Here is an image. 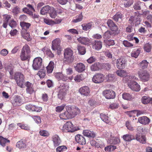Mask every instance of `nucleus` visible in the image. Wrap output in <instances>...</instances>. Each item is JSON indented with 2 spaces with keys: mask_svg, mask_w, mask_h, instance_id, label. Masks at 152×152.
<instances>
[{
  "mask_svg": "<svg viewBox=\"0 0 152 152\" xmlns=\"http://www.w3.org/2000/svg\"><path fill=\"white\" fill-rule=\"evenodd\" d=\"M11 79H15L18 85L20 88L24 87L25 83V77L24 75L21 73L16 72L13 75V78Z\"/></svg>",
  "mask_w": 152,
  "mask_h": 152,
  "instance_id": "1",
  "label": "nucleus"
},
{
  "mask_svg": "<svg viewBox=\"0 0 152 152\" xmlns=\"http://www.w3.org/2000/svg\"><path fill=\"white\" fill-rule=\"evenodd\" d=\"M66 111L59 115V117L61 119L67 120L72 118L75 117V113H73L71 111V106H66Z\"/></svg>",
  "mask_w": 152,
  "mask_h": 152,
  "instance_id": "2",
  "label": "nucleus"
},
{
  "mask_svg": "<svg viewBox=\"0 0 152 152\" xmlns=\"http://www.w3.org/2000/svg\"><path fill=\"white\" fill-rule=\"evenodd\" d=\"M69 86L66 84H62L57 88L58 98L62 99L66 95Z\"/></svg>",
  "mask_w": 152,
  "mask_h": 152,
  "instance_id": "3",
  "label": "nucleus"
},
{
  "mask_svg": "<svg viewBox=\"0 0 152 152\" xmlns=\"http://www.w3.org/2000/svg\"><path fill=\"white\" fill-rule=\"evenodd\" d=\"M31 51L30 47L27 45H24L22 48L20 54V59L25 61L30 57Z\"/></svg>",
  "mask_w": 152,
  "mask_h": 152,
  "instance_id": "4",
  "label": "nucleus"
},
{
  "mask_svg": "<svg viewBox=\"0 0 152 152\" xmlns=\"http://www.w3.org/2000/svg\"><path fill=\"white\" fill-rule=\"evenodd\" d=\"M42 60L40 57H37L33 60L32 68L33 69L37 70L43 67Z\"/></svg>",
  "mask_w": 152,
  "mask_h": 152,
  "instance_id": "5",
  "label": "nucleus"
},
{
  "mask_svg": "<svg viewBox=\"0 0 152 152\" xmlns=\"http://www.w3.org/2000/svg\"><path fill=\"white\" fill-rule=\"evenodd\" d=\"M61 129L62 131L65 132H72L75 130L73 124L70 121L67 122L62 127Z\"/></svg>",
  "mask_w": 152,
  "mask_h": 152,
  "instance_id": "6",
  "label": "nucleus"
},
{
  "mask_svg": "<svg viewBox=\"0 0 152 152\" xmlns=\"http://www.w3.org/2000/svg\"><path fill=\"white\" fill-rule=\"evenodd\" d=\"M138 74L139 77L142 81H147L149 79L150 75L146 71H139L138 72Z\"/></svg>",
  "mask_w": 152,
  "mask_h": 152,
  "instance_id": "7",
  "label": "nucleus"
},
{
  "mask_svg": "<svg viewBox=\"0 0 152 152\" xmlns=\"http://www.w3.org/2000/svg\"><path fill=\"white\" fill-rule=\"evenodd\" d=\"M127 61L123 57H120L117 60L116 66L119 69H121L124 68L126 65Z\"/></svg>",
  "mask_w": 152,
  "mask_h": 152,
  "instance_id": "8",
  "label": "nucleus"
},
{
  "mask_svg": "<svg viewBox=\"0 0 152 152\" xmlns=\"http://www.w3.org/2000/svg\"><path fill=\"white\" fill-rule=\"evenodd\" d=\"M104 75L100 73H97L94 75L92 78L93 82L96 83H99L104 80Z\"/></svg>",
  "mask_w": 152,
  "mask_h": 152,
  "instance_id": "9",
  "label": "nucleus"
},
{
  "mask_svg": "<svg viewBox=\"0 0 152 152\" xmlns=\"http://www.w3.org/2000/svg\"><path fill=\"white\" fill-rule=\"evenodd\" d=\"M103 94L107 99H113L115 97V94L114 91L111 90L107 89L103 92Z\"/></svg>",
  "mask_w": 152,
  "mask_h": 152,
  "instance_id": "10",
  "label": "nucleus"
},
{
  "mask_svg": "<svg viewBox=\"0 0 152 152\" xmlns=\"http://www.w3.org/2000/svg\"><path fill=\"white\" fill-rule=\"evenodd\" d=\"M125 83H127L128 86L132 90L136 91H138L140 90V86L136 82Z\"/></svg>",
  "mask_w": 152,
  "mask_h": 152,
  "instance_id": "11",
  "label": "nucleus"
},
{
  "mask_svg": "<svg viewBox=\"0 0 152 152\" xmlns=\"http://www.w3.org/2000/svg\"><path fill=\"white\" fill-rule=\"evenodd\" d=\"M79 92L82 95L84 96H87L90 95V89L87 86H84L81 87L79 89Z\"/></svg>",
  "mask_w": 152,
  "mask_h": 152,
  "instance_id": "12",
  "label": "nucleus"
},
{
  "mask_svg": "<svg viewBox=\"0 0 152 152\" xmlns=\"http://www.w3.org/2000/svg\"><path fill=\"white\" fill-rule=\"evenodd\" d=\"M73 54L72 50L70 48H66L64 51V57L66 60H71L72 58Z\"/></svg>",
  "mask_w": 152,
  "mask_h": 152,
  "instance_id": "13",
  "label": "nucleus"
},
{
  "mask_svg": "<svg viewBox=\"0 0 152 152\" xmlns=\"http://www.w3.org/2000/svg\"><path fill=\"white\" fill-rule=\"evenodd\" d=\"M4 68L7 72H9L10 74V78H13V75H14L13 70L14 67L11 64L6 65L4 66Z\"/></svg>",
  "mask_w": 152,
  "mask_h": 152,
  "instance_id": "14",
  "label": "nucleus"
},
{
  "mask_svg": "<svg viewBox=\"0 0 152 152\" xmlns=\"http://www.w3.org/2000/svg\"><path fill=\"white\" fill-rule=\"evenodd\" d=\"M75 140L76 142L80 145L86 144V139L82 135L78 134L75 136Z\"/></svg>",
  "mask_w": 152,
  "mask_h": 152,
  "instance_id": "15",
  "label": "nucleus"
},
{
  "mask_svg": "<svg viewBox=\"0 0 152 152\" xmlns=\"http://www.w3.org/2000/svg\"><path fill=\"white\" fill-rule=\"evenodd\" d=\"M78 42L82 44L88 45L91 43V41L88 38L80 37L77 38Z\"/></svg>",
  "mask_w": 152,
  "mask_h": 152,
  "instance_id": "16",
  "label": "nucleus"
},
{
  "mask_svg": "<svg viewBox=\"0 0 152 152\" xmlns=\"http://www.w3.org/2000/svg\"><path fill=\"white\" fill-rule=\"evenodd\" d=\"M52 140L53 142V145L55 147L59 145L61 142L60 137L57 134H55L52 136Z\"/></svg>",
  "mask_w": 152,
  "mask_h": 152,
  "instance_id": "17",
  "label": "nucleus"
},
{
  "mask_svg": "<svg viewBox=\"0 0 152 152\" xmlns=\"http://www.w3.org/2000/svg\"><path fill=\"white\" fill-rule=\"evenodd\" d=\"M107 24L112 31H116L118 30L117 26L112 20H108L107 21Z\"/></svg>",
  "mask_w": 152,
  "mask_h": 152,
  "instance_id": "18",
  "label": "nucleus"
},
{
  "mask_svg": "<svg viewBox=\"0 0 152 152\" xmlns=\"http://www.w3.org/2000/svg\"><path fill=\"white\" fill-rule=\"evenodd\" d=\"M25 85L26 87V90L27 93L31 94L35 92L33 85L32 83L27 81L25 83Z\"/></svg>",
  "mask_w": 152,
  "mask_h": 152,
  "instance_id": "19",
  "label": "nucleus"
},
{
  "mask_svg": "<svg viewBox=\"0 0 152 152\" xmlns=\"http://www.w3.org/2000/svg\"><path fill=\"white\" fill-rule=\"evenodd\" d=\"M75 70L77 72H81L85 70V66L83 63H77L76 66H74Z\"/></svg>",
  "mask_w": 152,
  "mask_h": 152,
  "instance_id": "20",
  "label": "nucleus"
},
{
  "mask_svg": "<svg viewBox=\"0 0 152 152\" xmlns=\"http://www.w3.org/2000/svg\"><path fill=\"white\" fill-rule=\"evenodd\" d=\"M60 41V39H56L52 41V48L53 50H56L59 48Z\"/></svg>",
  "mask_w": 152,
  "mask_h": 152,
  "instance_id": "21",
  "label": "nucleus"
},
{
  "mask_svg": "<svg viewBox=\"0 0 152 152\" xmlns=\"http://www.w3.org/2000/svg\"><path fill=\"white\" fill-rule=\"evenodd\" d=\"M138 80L136 77L133 75H127L123 78V80L124 82H135L134 80Z\"/></svg>",
  "mask_w": 152,
  "mask_h": 152,
  "instance_id": "22",
  "label": "nucleus"
},
{
  "mask_svg": "<svg viewBox=\"0 0 152 152\" xmlns=\"http://www.w3.org/2000/svg\"><path fill=\"white\" fill-rule=\"evenodd\" d=\"M16 146L17 148L22 151L25 150L27 147L26 144L24 142L23 140H21L17 142Z\"/></svg>",
  "mask_w": 152,
  "mask_h": 152,
  "instance_id": "23",
  "label": "nucleus"
},
{
  "mask_svg": "<svg viewBox=\"0 0 152 152\" xmlns=\"http://www.w3.org/2000/svg\"><path fill=\"white\" fill-rule=\"evenodd\" d=\"M83 134L84 136L89 138H94L96 136L95 133L93 131L89 130H84Z\"/></svg>",
  "mask_w": 152,
  "mask_h": 152,
  "instance_id": "24",
  "label": "nucleus"
},
{
  "mask_svg": "<svg viewBox=\"0 0 152 152\" xmlns=\"http://www.w3.org/2000/svg\"><path fill=\"white\" fill-rule=\"evenodd\" d=\"M92 45L93 48L97 50H100L102 47V42L100 41H95Z\"/></svg>",
  "mask_w": 152,
  "mask_h": 152,
  "instance_id": "25",
  "label": "nucleus"
},
{
  "mask_svg": "<svg viewBox=\"0 0 152 152\" xmlns=\"http://www.w3.org/2000/svg\"><path fill=\"white\" fill-rule=\"evenodd\" d=\"M55 77L59 80L66 81L68 80V77L64 76L61 72H57L55 74Z\"/></svg>",
  "mask_w": 152,
  "mask_h": 152,
  "instance_id": "26",
  "label": "nucleus"
},
{
  "mask_svg": "<svg viewBox=\"0 0 152 152\" xmlns=\"http://www.w3.org/2000/svg\"><path fill=\"white\" fill-rule=\"evenodd\" d=\"M138 121L142 124L146 125L149 123L150 120L148 117L144 116L139 117L138 119Z\"/></svg>",
  "mask_w": 152,
  "mask_h": 152,
  "instance_id": "27",
  "label": "nucleus"
},
{
  "mask_svg": "<svg viewBox=\"0 0 152 152\" xmlns=\"http://www.w3.org/2000/svg\"><path fill=\"white\" fill-rule=\"evenodd\" d=\"M136 139L137 141L142 144H144L146 142L145 137L144 135H140L137 134L136 136Z\"/></svg>",
  "mask_w": 152,
  "mask_h": 152,
  "instance_id": "28",
  "label": "nucleus"
},
{
  "mask_svg": "<svg viewBox=\"0 0 152 152\" xmlns=\"http://www.w3.org/2000/svg\"><path fill=\"white\" fill-rule=\"evenodd\" d=\"M148 62L146 60H144L139 63V67L143 69H146L148 67Z\"/></svg>",
  "mask_w": 152,
  "mask_h": 152,
  "instance_id": "29",
  "label": "nucleus"
},
{
  "mask_svg": "<svg viewBox=\"0 0 152 152\" xmlns=\"http://www.w3.org/2000/svg\"><path fill=\"white\" fill-rule=\"evenodd\" d=\"M141 51V49L138 48L137 49H134L131 54V56L132 57L136 58L138 56Z\"/></svg>",
  "mask_w": 152,
  "mask_h": 152,
  "instance_id": "30",
  "label": "nucleus"
},
{
  "mask_svg": "<svg viewBox=\"0 0 152 152\" xmlns=\"http://www.w3.org/2000/svg\"><path fill=\"white\" fill-rule=\"evenodd\" d=\"M100 65L98 62H96L91 66V69L92 71L99 70L100 69Z\"/></svg>",
  "mask_w": 152,
  "mask_h": 152,
  "instance_id": "31",
  "label": "nucleus"
},
{
  "mask_svg": "<svg viewBox=\"0 0 152 152\" xmlns=\"http://www.w3.org/2000/svg\"><path fill=\"white\" fill-rule=\"evenodd\" d=\"M11 16L9 15H5L4 17V22L3 26L4 28H6L8 21L11 19Z\"/></svg>",
  "mask_w": 152,
  "mask_h": 152,
  "instance_id": "32",
  "label": "nucleus"
},
{
  "mask_svg": "<svg viewBox=\"0 0 152 152\" xmlns=\"http://www.w3.org/2000/svg\"><path fill=\"white\" fill-rule=\"evenodd\" d=\"M144 4L139 1L135 2L134 4L133 7L135 10H141V7L144 5Z\"/></svg>",
  "mask_w": 152,
  "mask_h": 152,
  "instance_id": "33",
  "label": "nucleus"
},
{
  "mask_svg": "<svg viewBox=\"0 0 152 152\" xmlns=\"http://www.w3.org/2000/svg\"><path fill=\"white\" fill-rule=\"evenodd\" d=\"M109 142L110 144H116L119 143L120 139L118 137H115L113 135V136L111 138H110Z\"/></svg>",
  "mask_w": 152,
  "mask_h": 152,
  "instance_id": "34",
  "label": "nucleus"
},
{
  "mask_svg": "<svg viewBox=\"0 0 152 152\" xmlns=\"http://www.w3.org/2000/svg\"><path fill=\"white\" fill-rule=\"evenodd\" d=\"M122 96L123 99L127 100H130L134 98L132 94L127 93H123Z\"/></svg>",
  "mask_w": 152,
  "mask_h": 152,
  "instance_id": "35",
  "label": "nucleus"
},
{
  "mask_svg": "<svg viewBox=\"0 0 152 152\" xmlns=\"http://www.w3.org/2000/svg\"><path fill=\"white\" fill-rule=\"evenodd\" d=\"M10 141L7 139L0 136V145L3 147H4L7 143H10Z\"/></svg>",
  "mask_w": 152,
  "mask_h": 152,
  "instance_id": "36",
  "label": "nucleus"
},
{
  "mask_svg": "<svg viewBox=\"0 0 152 152\" xmlns=\"http://www.w3.org/2000/svg\"><path fill=\"white\" fill-rule=\"evenodd\" d=\"M20 25L22 29L27 31L31 26V24L29 23L23 21L20 22Z\"/></svg>",
  "mask_w": 152,
  "mask_h": 152,
  "instance_id": "37",
  "label": "nucleus"
},
{
  "mask_svg": "<svg viewBox=\"0 0 152 152\" xmlns=\"http://www.w3.org/2000/svg\"><path fill=\"white\" fill-rule=\"evenodd\" d=\"M100 117L101 119L106 123H108L110 121V120L108 116L104 114L101 113Z\"/></svg>",
  "mask_w": 152,
  "mask_h": 152,
  "instance_id": "38",
  "label": "nucleus"
},
{
  "mask_svg": "<svg viewBox=\"0 0 152 152\" xmlns=\"http://www.w3.org/2000/svg\"><path fill=\"white\" fill-rule=\"evenodd\" d=\"M81 26L82 27V29L83 30L87 31L91 28L92 24L90 23H83L82 25Z\"/></svg>",
  "mask_w": 152,
  "mask_h": 152,
  "instance_id": "39",
  "label": "nucleus"
},
{
  "mask_svg": "<svg viewBox=\"0 0 152 152\" xmlns=\"http://www.w3.org/2000/svg\"><path fill=\"white\" fill-rule=\"evenodd\" d=\"M50 7L48 5H47L43 7L40 11L41 14L42 15H45L50 9Z\"/></svg>",
  "mask_w": 152,
  "mask_h": 152,
  "instance_id": "40",
  "label": "nucleus"
},
{
  "mask_svg": "<svg viewBox=\"0 0 152 152\" xmlns=\"http://www.w3.org/2000/svg\"><path fill=\"white\" fill-rule=\"evenodd\" d=\"M37 75L40 78L44 77L46 75L45 70L44 69H40Z\"/></svg>",
  "mask_w": 152,
  "mask_h": 152,
  "instance_id": "41",
  "label": "nucleus"
},
{
  "mask_svg": "<svg viewBox=\"0 0 152 152\" xmlns=\"http://www.w3.org/2000/svg\"><path fill=\"white\" fill-rule=\"evenodd\" d=\"M152 49L151 44L149 43H147L144 45V49L145 51L149 53L151 51Z\"/></svg>",
  "mask_w": 152,
  "mask_h": 152,
  "instance_id": "42",
  "label": "nucleus"
},
{
  "mask_svg": "<svg viewBox=\"0 0 152 152\" xmlns=\"http://www.w3.org/2000/svg\"><path fill=\"white\" fill-rule=\"evenodd\" d=\"M116 73L120 77H125L127 75L126 72L124 70H118L116 71Z\"/></svg>",
  "mask_w": 152,
  "mask_h": 152,
  "instance_id": "43",
  "label": "nucleus"
},
{
  "mask_svg": "<svg viewBox=\"0 0 152 152\" xmlns=\"http://www.w3.org/2000/svg\"><path fill=\"white\" fill-rule=\"evenodd\" d=\"M123 138L125 141L128 142L134 139L131 135L129 134H126L123 135Z\"/></svg>",
  "mask_w": 152,
  "mask_h": 152,
  "instance_id": "44",
  "label": "nucleus"
},
{
  "mask_svg": "<svg viewBox=\"0 0 152 152\" xmlns=\"http://www.w3.org/2000/svg\"><path fill=\"white\" fill-rule=\"evenodd\" d=\"M77 50L79 54L81 55H84L85 53L86 50L84 47L80 45L77 46Z\"/></svg>",
  "mask_w": 152,
  "mask_h": 152,
  "instance_id": "45",
  "label": "nucleus"
},
{
  "mask_svg": "<svg viewBox=\"0 0 152 152\" xmlns=\"http://www.w3.org/2000/svg\"><path fill=\"white\" fill-rule=\"evenodd\" d=\"M21 100L20 96H15L13 103L15 105H19L21 104Z\"/></svg>",
  "mask_w": 152,
  "mask_h": 152,
  "instance_id": "46",
  "label": "nucleus"
},
{
  "mask_svg": "<svg viewBox=\"0 0 152 152\" xmlns=\"http://www.w3.org/2000/svg\"><path fill=\"white\" fill-rule=\"evenodd\" d=\"M116 148V146L113 145H110L105 147L104 148V150L106 151L109 152L113 151Z\"/></svg>",
  "mask_w": 152,
  "mask_h": 152,
  "instance_id": "47",
  "label": "nucleus"
},
{
  "mask_svg": "<svg viewBox=\"0 0 152 152\" xmlns=\"http://www.w3.org/2000/svg\"><path fill=\"white\" fill-rule=\"evenodd\" d=\"M84 78V76L82 74L77 75L75 77L74 80L76 82H79L83 80Z\"/></svg>",
  "mask_w": 152,
  "mask_h": 152,
  "instance_id": "48",
  "label": "nucleus"
},
{
  "mask_svg": "<svg viewBox=\"0 0 152 152\" xmlns=\"http://www.w3.org/2000/svg\"><path fill=\"white\" fill-rule=\"evenodd\" d=\"M49 14L50 16L53 18H55L57 15L56 12L53 8L50 9Z\"/></svg>",
  "mask_w": 152,
  "mask_h": 152,
  "instance_id": "49",
  "label": "nucleus"
},
{
  "mask_svg": "<svg viewBox=\"0 0 152 152\" xmlns=\"http://www.w3.org/2000/svg\"><path fill=\"white\" fill-rule=\"evenodd\" d=\"M150 97L145 96H143L141 99L142 103L144 104H147L150 102Z\"/></svg>",
  "mask_w": 152,
  "mask_h": 152,
  "instance_id": "50",
  "label": "nucleus"
},
{
  "mask_svg": "<svg viewBox=\"0 0 152 152\" xmlns=\"http://www.w3.org/2000/svg\"><path fill=\"white\" fill-rule=\"evenodd\" d=\"M115 78L114 74H109L106 77V79L108 82H112L114 80Z\"/></svg>",
  "mask_w": 152,
  "mask_h": 152,
  "instance_id": "51",
  "label": "nucleus"
},
{
  "mask_svg": "<svg viewBox=\"0 0 152 152\" xmlns=\"http://www.w3.org/2000/svg\"><path fill=\"white\" fill-rule=\"evenodd\" d=\"M122 18V15L121 13H117L113 18V19L116 21H118L119 19H121Z\"/></svg>",
  "mask_w": 152,
  "mask_h": 152,
  "instance_id": "52",
  "label": "nucleus"
},
{
  "mask_svg": "<svg viewBox=\"0 0 152 152\" xmlns=\"http://www.w3.org/2000/svg\"><path fill=\"white\" fill-rule=\"evenodd\" d=\"M83 18V16L82 15V12H81L80 13L79 15L77 18L73 19L72 21L75 23H77L81 21Z\"/></svg>",
  "mask_w": 152,
  "mask_h": 152,
  "instance_id": "53",
  "label": "nucleus"
},
{
  "mask_svg": "<svg viewBox=\"0 0 152 152\" xmlns=\"http://www.w3.org/2000/svg\"><path fill=\"white\" fill-rule=\"evenodd\" d=\"M66 106L65 104H63L61 106H58L56 107V111L57 112H60L63 110Z\"/></svg>",
  "mask_w": 152,
  "mask_h": 152,
  "instance_id": "54",
  "label": "nucleus"
},
{
  "mask_svg": "<svg viewBox=\"0 0 152 152\" xmlns=\"http://www.w3.org/2000/svg\"><path fill=\"white\" fill-rule=\"evenodd\" d=\"M17 125L18 126L20 127L22 129H24L26 130H28L30 129V127L26 124H22L21 123H18Z\"/></svg>",
  "mask_w": 152,
  "mask_h": 152,
  "instance_id": "55",
  "label": "nucleus"
},
{
  "mask_svg": "<svg viewBox=\"0 0 152 152\" xmlns=\"http://www.w3.org/2000/svg\"><path fill=\"white\" fill-rule=\"evenodd\" d=\"M67 149L66 147L64 145L60 146L57 147L56 149L57 152H62Z\"/></svg>",
  "mask_w": 152,
  "mask_h": 152,
  "instance_id": "56",
  "label": "nucleus"
},
{
  "mask_svg": "<svg viewBox=\"0 0 152 152\" xmlns=\"http://www.w3.org/2000/svg\"><path fill=\"white\" fill-rule=\"evenodd\" d=\"M123 44L125 47H131L133 46V44L127 40H124L123 41Z\"/></svg>",
  "mask_w": 152,
  "mask_h": 152,
  "instance_id": "57",
  "label": "nucleus"
},
{
  "mask_svg": "<svg viewBox=\"0 0 152 152\" xmlns=\"http://www.w3.org/2000/svg\"><path fill=\"white\" fill-rule=\"evenodd\" d=\"M39 133L41 136L44 137H48L49 135L48 132L45 130H40Z\"/></svg>",
  "mask_w": 152,
  "mask_h": 152,
  "instance_id": "58",
  "label": "nucleus"
},
{
  "mask_svg": "<svg viewBox=\"0 0 152 152\" xmlns=\"http://www.w3.org/2000/svg\"><path fill=\"white\" fill-rule=\"evenodd\" d=\"M44 22L47 24L49 25H54L53 21L50 19L45 18L44 20Z\"/></svg>",
  "mask_w": 152,
  "mask_h": 152,
  "instance_id": "59",
  "label": "nucleus"
},
{
  "mask_svg": "<svg viewBox=\"0 0 152 152\" xmlns=\"http://www.w3.org/2000/svg\"><path fill=\"white\" fill-rule=\"evenodd\" d=\"M8 24L9 26L12 28L15 27L17 25L16 22L13 20H11L9 22Z\"/></svg>",
  "mask_w": 152,
  "mask_h": 152,
  "instance_id": "60",
  "label": "nucleus"
},
{
  "mask_svg": "<svg viewBox=\"0 0 152 152\" xmlns=\"http://www.w3.org/2000/svg\"><path fill=\"white\" fill-rule=\"evenodd\" d=\"M33 118L35 122L37 124H39L41 122V118L39 116L37 115L34 116H33Z\"/></svg>",
  "mask_w": 152,
  "mask_h": 152,
  "instance_id": "61",
  "label": "nucleus"
},
{
  "mask_svg": "<svg viewBox=\"0 0 152 152\" xmlns=\"http://www.w3.org/2000/svg\"><path fill=\"white\" fill-rule=\"evenodd\" d=\"M113 135L114 134L110 132H106L105 136L108 138L107 142L109 141L110 138H111Z\"/></svg>",
  "mask_w": 152,
  "mask_h": 152,
  "instance_id": "62",
  "label": "nucleus"
},
{
  "mask_svg": "<svg viewBox=\"0 0 152 152\" xmlns=\"http://www.w3.org/2000/svg\"><path fill=\"white\" fill-rule=\"evenodd\" d=\"M71 111L75 113V116L80 112V110L77 107H75L74 109H72L71 107Z\"/></svg>",
  "mask_w": 152,
  "mask_h": 152,
  "instance_id": "63",
  "label": "nucleus"
},
{
  "mask_svg": "<svg viewBox=\"0 0 152 152\" xmlns=\"http://www.w3.org/2000/svg\"><path fill=\"white\" fill-rule=\"evenodd\" d=\"M34 105L29 104L27 105L26 106V109L29 111H34Z\"/></svg>",
  "mask_w": 152,
  "mask_h": 152,
  "instance_id": "64",
  "label": "nucleus"
}]
</instances>
